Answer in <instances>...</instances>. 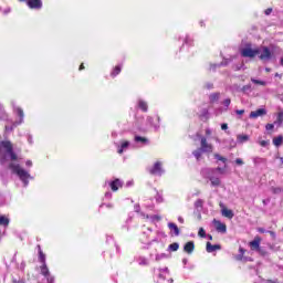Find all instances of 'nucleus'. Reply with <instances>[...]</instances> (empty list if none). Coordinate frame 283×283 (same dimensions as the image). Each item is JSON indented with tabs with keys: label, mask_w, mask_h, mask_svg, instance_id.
<instances>
[{
	"label": "nucleus",
	"mask_w": 283,
	"mask_h": 283,
	"mask_svg": "<svg viewBox=\"0 0 283 283\" xmlns=\"http://www.w3.org/2000/svg\"><path fill=\"white\" fill-rule=\"evenodd\" d=\"M6 149L7 154H9L11 160H18L17 155L14 154V146H12V142L2 140L0 142V149Z\"/></svg>",
	"instance_id": "f03ea898"
},
{
	"label": "nucleus",
	"mask_w": 283,
	"mask_h": 283,
	"mask_svg": "<svg viewBox=\"0 0 283 283\" xmlns=\"http://www.w3.org/2000/svg\"><path fill=\"white\" fill-rule=\"evenodd\" d=\"M199 238H207V231L203 228H200L198 231Z\"/></svg>",
	"instance_id": "72a5a7b5"
},
{
	"label": "nucleus",
	"mask_w": 283,
	"mask_h": 283,
	"mask_svg": "<svg viewBox=\"0 0 283 283\" xmlns=\"http://www.w3.org/2000/svg\"><path fill=\"white\" fill-rule=\"evenodd\" d=\"M275 126L273 124H266L265 125V129H268V132H270L271 129H273Z\"/></svg>",
	"instance_id": "79ce46f5"
},
{
	"label": "nucleus",
	"mask_w": 283,
	"mask_h": 283,
	"mask_svg": "<svg viewBox=\"0 0 283 283\" xmlns=\"http://www.w3.org/2000/svg\"><path fill=\"white\" fill-rule=\"evenodd\" d=\"M19 1H27V6L31 10H41L43 8V1L41 0H19Z\"/></svg>",
	"instance_id": "423d86ee"
},
{
	"label": "nucleus",
	"mask_w": 283,
	"mask_h": 283,
	"mask_svg": "<svg viewBox=\"0 0 283 283\" xmlns=\"http://www.w3.org/2000/svg\"><path fill=\"white\" fill-rule=\"evenodd\" d=\"M268 233H270V235H271L272 238H275V232H274V231H268Z\"/></svg>",
	"instance_id": "6e6d98bb"
},
{
	"label": "nucleus",
	"mask_w": 283,
	"mask_h": 283,
	"mask_svg": "<svg viewBox=\"0 0 283 283\" xmlns=\"http://www.w3.org/2000/svg\"><path fill=\"white\" fill-rule=\"evenodd\" d=\"M259 145H261V147H266L269 145V142L268 140H261L259 143Z\"/></svg>",
	"instance_id": "37998d69"
},
{
	"label": "nucleus",
	"mask_w": 283,
	"mask_h": 283,
	"mask_svg": "<svg viewBox=\"0 0 283 283\" xmlns=\"http://www.w3.org/2000/svg\"><path fill=\"white\" fill-rule=\"evenodd\" d=\"M213 157L221 163H227V157H222L220 154H214Z\"/></svg>",
	"instance_id": "2f4dec72"
},
{
	"label": "nucleus",
	"mask_w": 283,
	"mask_h": 283,
	"mask_svg": "<svg viewBox=\"0 0 283 283\" xmlns=\"http://www.w3.org/2000/svg\"><path fill=\"white\" fill-rule=\"evenodd\" d=\"M206 136H211V129L209 128L206 129Z\"/></svg>",
	"instance_id": "603ef678"
},
{
	"label": "nucleus",
	"mask_w": 283,
	"mask_h": 283,
	"mask_svg": "<svg viewBox=\"0 0 283 283\" xmlns=\"http://www.w3.org/2000/svg\"><path fill=\"white\" fill-rule=\"evenodd\" d=\"M237 139L239 143H247V140H249V135H238Z\"/></svg>",
	"instance_id": "c85d7f7f"
},
{
	"label": "nucleus",
	"mask_w": 283,
	"mask_h": 283,
	"mask_svg": "<svg viewBox=\"0 0 283 283\" xmlns=\"http://www.w3.org/2000/svg\"><path fill=\"white\" fill-rule=\"evenodd\" d=\"M6 118H8V114H6L3 106L0 104V120H6Z\"/></svg>",
	"instance_id": "bb28decb"
},
{
	"label": "nucleus",
	"mask_w": 283,
	"mask_h": 283,
	"mask_svg": "<svg viewBox=\"0 0 283 283\" xmlns=\"http://www.w3.org/2000/svg\"><path fill=\"white\" fill-rule=\"evenodd\" d=\"M0 164L3 165V159L0 160Z\"/></svg>",
	"instance_id": "69168bd1"
},
{
	"label": "nucleus",
	"mask_w": 283,
	"mask_h": 283,
	"mask_svg": "<svg viewBox=\"0 0 283 283\" xmlns=\"http://www.w3.org/2000/svg\"><path fill=\"white\" fill-rule=\"evenodd\" d=\"M251 81L254 83V85H266V82L264 81H260V80H255V78H251Z\"/></svg>",
	"instance_id": "f704fd0d"
},
{
	"label": "nucleus",
	"mask_w": 283,
	"mask_h": 283,
	"mask_svg": "<svg viewBox=\"0 0 283 283\" xmlns=\"http://www.w3.org/2000/svg\"><path fill=\"white\" fill-rule=\"evenodd\" d=\"M272 143L274 147H281V145L283 144V136L279 135L277 137H274Z\"/></svg>",
	"instance_id": "f3484780"
},
{
	"label": "nucleus",
	"mask_w": 283,
	"mask_h": 283,
	"mask_svg": "<svg viewBox=\"0 0 283 283\" xmlns=\"http://www.w3.org/2000/svg\"><path fill=\"white\" fill-rule=\"evenodd\" d=\"M10 169H12L13 174H17V176L22 180V182L28 187V180L30 178V172L25 171V169L21 168L20 165L10 164Z\"/></svg>",
	"instance_id": "f257e3e1"
},
{
	"label": "nucleus",
	"mask_w": 283,
	"mask_h": 283,
	"mask_svg": "<svg viewBox=\"0 0 283 283\" xmlns=\"http://www.w3.org/2000/svg\"><path fill=\"white\" fill-rule=\"evenodd\" d=\"M40 271L41 275H43L44 277H48L50 275V269H48L46 263H42V265L40 266Z\"/></svg>",
	"instance_id": "dca6fc26"
},
{
	"label": "nucleus",
	"mask_w": 283,
	"mask_h": 283,
	"mask_svg": "<svg viewBox=\"0 0 283 283\" xmlns=\"http://www.w3.org/2000/svg\"><path fill=\"white\" fill-rule=\"evenodd\" d=\"M207 90H213V84L212 83H210V84H207Z\"/></svg>",
	"instance_id": "3c124183"
},
{
	"label": "nucleus",
	"mask_w": 283,
	"mask_h": 283,
	"mask_svg": "<svg viewBox=\"0 0 283 283\" xmlns=\"http://www.w3.org/2000/svg\"><path fill=\"white\" fill-rule=\"evenodd\" d=\"M219 207L221 208V213L223 218H229V220L233 219V210H230L229 208L224 207V203L220 202Z\"/></svg>",
	"instance_id": "0eeeda50"
},
{
	"label": "nucleus",
	"mask_w": 283,
	"mask_h": 283,
	"mask_svg": "<svg viewBox=\"0 0 283 283\" xmlns=\"http://www.w3.org/2000/svg\"><path fill=\"white\" fill-rule=\"evenodd\" d=\"M235 114H238V116H242V114H244V109H237Z\"/></svg>",
	"instance_id": "c03bdc74"
},
{
	"label": "nucleus",
	"mask_w": 283,
	"mask_h": 283,
	"mask_svg": "<svg viewBox=\"0 0 283 283\" xmlns=\"http://www.w3.org/2000/svg\"><path fill=\"white\" fill-rule=\"evenodd\" d=\"M127 147H129V142H127V140L122 142V144L117 150V154H123V150L127 149Z\"/></svg>",
	"instance_id": "5701e85b"
},
{
	"label": "nucleus",
	"mask_w": 283,
	"mask_h": 283,
	"mask_svg": "<svg viewBox=\"0 0 283 283\" xmlns=\"http://www.w3.org/2000/svg\"><path fill=\"white\" fill-rule=\"evenodd\" d=\"M48 280V283H54V276H51L50 274L45 276Z\"/></svg>",
	"instance_id": "ea45409f"
},
{
	"label": "nucleus",
	"mask_w": 283,
	"mask_h": 283,
	"mask_svg": "<svg viewBox=\"0 0 283 283\" xmlns=\"http://www.w3.org/2000/svg\"><path fill=\"white\" fill-rule=\"evenodd\" d=\"M259 233H266V230L264 228H258Z\"/></svg>",
	"instance_id": "8fccbe9b"
},
{
	"label": "nucleus",
	"mask_w": 283,
	"mask_h": 283,
	"mask_svg": "<svg viewBox=\"0 0 283 283\" xmlns=\"http://www.w3.org/2000/svg\"><path fill=\"white\" fill-rule=\"evenodd\" d=\"M202 148H198L192 151V155L195 156L196 160H200V158H202Z\"/></svg>",
	"instance_id": "b1692460"
},
{
	"label": "nucleus",
	"mask_w": 283,
	"mask_h": 283,
	"mask_svg": "<svg viewBox=\"0 0 283 283\" xmlns=\"http://www.w3.org/2000/svg\"><path fill=\"white\" fill-rule=\"evenodd\" d=\"M223 105H224L226 107H229V105H231V98L224 99V101H223Z\"/></svg>",
	"instance_id": "e433bc0d"
},
{
	"label": "nucleus",
	"mask_w": 283,
	"mask_h": 283,
	"mask_svg": "<svg viewBox=\"0 0 283 283\" xmlns=\"http://www.w3.org/2000/svg\"><path fill=\"white\" fill-rule=\"evenodd\" d=\"M266 70V72H271V69H265Z\"/></svg>",
	"instance_id": "0e129e2a"
},
{
	"label": "nucleus",
	"mask_w": 283,
	"mask_h": 283,
	"mask_svg": "<svg viewBox=\"0 0 283 283\" xmlns=\"http://www.w3.org/2000/svg\"><path fill=\"white\" fill-rule=\"evenodd\" d=\"M258 251V253H260V255H269V252H266L264 249H262V248H260V249H258L256 250Z\"/></svg>",
	"instance_id": "c9c22d12"
},
{
	"label": "nucleus",
	"mask_w": 283,
	"mask_h": 283,
	"mask_svg": "<svg viewBox=\"0 0 283 283\" xmlns=\"http://www.w3.org/2000/svg\"><path fill=\"white\" fill-rule=\"evenodd\" d=\"M149 174H151V176H163V163L156 161L154 166L149 169Z\"/></svg>",
	"instance_id": "39448f33"
},
{
	"label": "nucleus",
	"mask_w": 283,
	"mask_h": 283,
	"mask_svg": "<svg viewBox=\"0 0 283 283\" xmlns=\"http://www.w3.org/2000/svg\"><path fill=\"white\" fill-rule=\"evenodd\" d=\"M210 103H217L220 99V93H212L210 96Z\"/></svg>",
	"instance_id": "a878e982"
},
{
	"label": "nucleus",
	"mask_w": 283,
	"mask_h": 283,
	"mask_svg": "<svg viewBox=\"0 0 283 283\" xmlns=\"http://www.w3.org/2000/svg\"><path fill=\"white\" fill-rule=\"evenodd\" d=\"M140 264H145V265H147V261H145V260H144V261H142V263H140Z\"/></svg>",
	"instance_id": "680f3d73"
},
{
	"label": "nucleus",
	"mask_w": 283,
	"mask_h": 283,
	"mask_svg": "<svg viewBox=\"0 0 283 283\" xmlns=\"http://www.w3.org/2000/svg\"><path fill=\"white\" fill-rule=\"evenodd\" d=\"M136 143H148V139L146 137L135 136Z\"/></svg>",
	"instance_id": "7c9ffc66"
},
{
	"label": "nucleus",
	"mask_w": 283,
	"mask_h": 283,
	"mask_svg": "<svg viewBox=\"0 0 283 283\" xmlns=\"http://www.w3.org/2000/svg\"><path fill=\"white\" fill-rule=\"evenodd\" d=\"M169 251H178L180 249V244L178 242H174L168 247Z\"/></svg>",
	"instance_id": "cd10ccee"
},
{
	"label": "nucleus",
	"mask_w": 283,
	"mask_h": 283,
	"mask_svg": "<svg viewBox=\"0 0 283 283\" xmlns=\"http://www.w3.org/2000/svg\"><path fill=\"white\" fill-rule=\"evenodd\" d=\"M239 253L235 258V260H238L239 262H241V260H243L244 258V253H247V250H244V248H239Z\"/></svg>",
	"instance_id": "393cba45"
},
{
	"label": "nucleus",
	"mask_w": 283,
	"mask_h": 283,
	"mask_svg": "<svg viewBox=\"0 0 283 283\" xmlns=\"http://www.w3.org/2000/svg\"><path fill=\"white\" fill-rule=\"evenodd\" d=\"M260 242H262V239L260 237H256L253 241H250V248L251 251H258L260 250Z\"/></svg>",
	"instance_id": "f8f14e48"
},
{
	"label": "nucleus",
	"mask_w": 283,
	"mask_h": 283,
	"mask_svg": "<svg viewBox=\"0 0 283 283\" xmlns=\"http://www.w3.org/2000/svg\"><path fill=\"white\" fill-rule=\"evenodd\" d=\"M202 205H205V201H202V199H198V200L195 202L196 209L202 208Z\"/></svg>",
	"instance_id": "473e14b6"
},
{
	"label": "nucleus",
	"mask_w": 283,
	"mask_h": 283,
	"mask_svg": "<svg viewBox=\"0 0 283 283\" xmlns=\"http://www.w3.org/2000/svg\"><path fill=\"white\" fill-rule=\"evenodd\" d=\"M25 165L27 167H32V160H27Z\"/></svg>",
	"instance_id": "864d4df0"
},
{
	"label": "nucleus",
	"mask_w": 283,
	"mask_h": 283,
	"mask_svg": "<svg viewBox=\"0 0 283 283\" xmlns=\"http://www.w3.org/2000/svg\"><path fill=\"white\" fill-rule=\"evenodd\" d=\"M217 171L222 172V168L218 167V168H217Z\"/></svg>",
	"instance_id": "052dcab7"
},
{
	"label": "nucleus",
	"mask_w": 283,
	"mask_h": 283,
	"mask_svg": "<svg viewBox=\"0 0 283 283\" xmlns=\"http://www.w3.org/2000/svg\"><path fill=\"white\" fill-rule=\"evenodd\" d=\"M277 120H279V123H283V112H280L277 114Z\"/></svg>",
	"instance_id": "4c0bfd02"
},
{
	"label": "nucleus",
	"mask_w": 283,
	"mask_h": 283,
	"mask_svg": "<svg viewBox=\"0 0 283 283\" xmlns=\"http://www.w3.org/2000/svg\"><path fill=\"white\" fill-rule=\"evenodd\" d=\"M78 70H80V72L83 71V70H85V64L82 63V64L80 65V69H78Z\"/></svg>",
	"instance_id": "5fc2aeb1"
},
{
	"label": "nucleus",
	"mask_w": 283,
	"mask_h": 283,
	"mask_svg": "<svg viewBox=\"0 0 283 283\" xmlns=\"http://www.w3.org/2000/svg\"><path fill=\"white\" fill-rule=\"evenodd\" d=\"M281 65L283 66V57L281 59Z\"/></svg>",
	"instance_id": "e2e57ef3"
},
{
	"label": "nucleus",
	"mask_w": 283,
	"mask_h": 283,
	"mask_svg": "<svg viewBox=\"0 0 283 283\" xmlns=\"http://www.w3.org/2000/svg\"><path fill=\"white\" fill-rule=\"evenodd\" d=\"M12 283H25V281H23V280L12 279Z\"/></svg>",
	"instance_id": "49530a36"
},
{
	"label": "nucleus",
	"mask_w": 283,
	"mask_h": 283,
	"mask_svg": "<svg viewBox=\"0 0 283 283\" xmlns=\"http://www.w3.org/2000/svg\"><path fill=\"white\" fill-rule=\"evenodd\" d=\"M271 12H273V8H268L265 11H264V14L266 17H269V14H271Z\"/></svg>",
	"instance_id": "a19ab883"
},
{
	"label": "nucleus",
	"mask_w": 283,
	"mask_h": 283,
	"mask_svg": "<svg viewBox=\"0 0 283 283\" xmlns=\"http://www.w3.org/2000/svg\"><path fill=\"white\" fill-rule=\"evenodd\" d=\"M209 180H210L212 187H220V185H221L220 178H218V177H210Z\"/></svg>",
	"instance_id": "412c9836"
},
{
	"label": "nucleus",
	"mask_w": 283,
	"mask_h": 283,
	"mask_svg": "<svg viewBox=\"0 0 283 283\" xmlns=\"http://www.w3.org/2000/svg\"><path fill=\"white\" fill-rule=\"evenodd\" d=\"M222 247L220 244H211V242L206 243V251L208 253H213V251H220Z\"/></svg>",
	"instance_id": "4468645a"
},
{
	"label": "nucleus",
	"mask_w": 283,
	"mask_h": 283,
	"mask_svg": "<svg viewBox=\"0 0 283 283\" xmlns=\"http://www.w3.org/2000/svg\"><path fill=\"white\" fill-rule=\"evenodd\" d=\"M19 116H23V111L19 109Z\"/></svg>",
	"instance_id": "bf43d9fd"
},
{
	"label": "nucleus",
	"mask_w": 283,
	"mask_h": 283,
	"mask_svg": "<svg viewBox=\"0 0 283 283\" xmlns=\"http://www.w3.org/2000/svg\"><path fill=\"white\" fill-rule=\"evenodd\" d=\"M260 52H262V50L259 48L252 49L251 46H247L241 50V56H243V59H255Z\"/></svg>",
	"instance_id": "7ed1b4c3"
},
{
	"label": "nucleus",
	"mask_w": 283,
	"mask_h": 283,
	"mask_svg": "<svg viewBox=\"0 0 283 283\" xmlns=\"http://www.w3.org/2000/svg\"><path fill=\"white\" fill-rule=\"evenodd\" d=\"M271 49L269 46H262V54L259 56L261 61H269L271 59Z\"/></svg>",
	"instance_id": "1a4fd4ad"
},
{
	"label": "nucleus",
	"mask_w": 283,
	"mask_h": 283,
	"mask_svg": "<svg viewBox=\"0 0 283 283\" xmlns=\"http://www.w3.org/2000/svg\"><path fill=\"white\" fill-rule=\"evenodd\" d=\"M207 238H208L209 240H213V235H211V234H208Z\"/></svg>",
	"instance_id": "13d9d810"
},
{
	"label": "nucleus",
	"mask_w": 283,
	"mask_h": 283,
	"mask_svg": "<svg viewBox=\"0 0 283 283\" xmlns=\"http://www.w3.org/2000/svg\"><path fill=\"white\" fill-rule=\"evenodd\" d=\"M120 72H122L120 65H116V66L113 69L112 73H111V76H112L113 78H116V76H118V74H120Z\"/></svg>",
	"instance_id": "aec40b11"
},
{
	"label": "nucleus",
	"mask_w": 283,
	"mask_h": 283,
	"mask_svg": "<svg viewBox=\"0 0 283 283\" xmlns=\"http://www.w3.org/2000/svg\"><path fill=\"white\" fill-rule=\"evenodd\" d=\"M195 249H196V243H193V241H189L184 245L185 253H188L189 255L193 253Z\"/></svg>",
	"instance_id": "ddd939ff"
},
{
	"label": "nucleus",
	"mask_w": 283,
	"mask_h": 283,
	"mask_svg": "<svg viewBox=\"0 0 283 283\" xmlns=\"http://www.w3.org/2000/svg\"><path fill=\"white\" fill-rule=\"evenodd\" d=\"M38 251H39V262H41V264H45V253H43V250H41L40 245H38Z\"/></svg>",
	"instance_id": "6ab92c4d"
},
{
	"label": "nucleus",
	"mask_w": 283,
	"mask_h": 283,
	"mask_svg": "<svg viewBox=\"0 0 283 283\" xmlns=\"http://www.w3.org/2000/svg\"><path fill=\"white\" fill-rule=\"evenodd\" d=\"M168 229H169L170 231H174V233H175L176 237L180 235V229L178 228V226H177L176 223L169 222V223H168Z\"/></svg>",
	"instance_id": "2eb2a0df"
},
{
	"label": "nucleus",
	"mask_w": 283,
	"mask_h": 283,
	"mask_svg": "<svg viewBox=\"0 0 283 283\" xmlns=\"http://www.w3.org/2000/svg\"><path fill=\"white\" fill-rule=\"evenodd\" d=\"M254 165H260V163H266V158H262V157H255L253 159Z\"/></svg>",
	"instance_id": "c756f323"
},
{
	"label": "nucleus",
	"mask_w": 283,
	"mask_h": 283,
	"mask_svg": "<svg viewBox=\"0 0 283 283\" xmlns=\"http://www.w3.org/2000/svg\"><path fill=\"white\" fill-rule=\"evenodd\" d=\"M235 163H237V165H244V161L242 159H240V158H237Z\"/></svg>",
	"instance_id": "a18cd8bd"
},
{
	"label": "nucleus",
	"mask_w": 283,
	"mask_h": 283,
	"mask_svg": "<svg viewBox=\"0 0 283 283\" xmlns=\"http://www.w3.org/2000/svg\"><path fill=\"white\" fill-rule=\"evenodd\" d=\"M200 149L203 154H212L213 153V145L207 142V137H201L200 139Z\"/></svg>",
	"instance_id": "20e7f679"
},
{
	"label": "nucleus",
	"mask_w": 283,
	"mask_h": 283,
	"mask_svg": "<svg viewBox=\"0 0 283 283\" xmlns=\"http://www.w3.org/2000/svg\"><path fill=\"white\" fill-rule=\"evenodd\" d=\"M221 129H223V130L229 129V125H228V124H222V125H221Z\"/></svg>",
	"instance_id": "de8ad7c7"
},
{
	"label": "nucleus",
	"mask_w": 283,
	"mask_h": 283,
	"mask_svg": "<svg viewBox=\"0 0 283 283\" xmlns=\"http://www.w3.org/2000/svg\"><path fill=\"white\" fill-rule=\"evenodd\" d=\"M275 76H280V74L276 73Z\"/></svg>",
	"instance_id": "338daca9"
},
{
	"label": "nucleus",
	"mask_w": 283,
	"mask_h": 283,
	"mask_svg": "<svg viewBox=\"0 0 283 283\" xmlns=\"http://www.w3.org/2000/svg\"><path fill=\"white\" fill-rule=\"evenodd\" d=\"M213 224L216 227V231H218L219 233H227L226 223H222L221 221L213 219Z\"/></svg>",
	"instance_id": "9d476101"
},
{
	"label": "nucleus",
	"mask_w": 283,
	"mask_h": 283,
	"mask_svg": "<svg viewBox=\"0 0 283 283\" xmlns=\"http://www.w3.org/2000/svg\"><path fill=\"white\" fill-rule=\"evenodd\" d=\"M108 185L111 187V190L114 192L118 191L119 189H123V180L118 178L114 179Z\"/></svg>",
	"instance_id": "6e6552de"
},
{
	"label": "nucleus",
	"mask_w": 283,
	"mask_h": 283,
	"mask_svg": "<svg viewBox=\"0 0 283 283\" xmlns=\"http://www.w3.org/2000/svg\"><path fill=\"white\" fill-rule=\"evenodd\" d=\"M178 222H180V224H185V219L182 217H178Z\"/></svg>",
	"instance_id": "09e8293b"
},
{
	"label": "nucleus",
	"mask_w": 283,
	"mask_h": 283,
	"mask_svg": "<svg viewBox=\"0 0 283 283\" xmlns=\"http://www.w3.org/2000/svg\"><path fill=\"white\" fill-rule=\"evenodd\" d=\"M138 107H139V109H142V112H147V109H149L147 102H145L143 99L138 101Z\"/></svg>",
	"instance_id": "a211bd4d"
},
{
	"label": "nucleus",
	"mask_w": 283,
	"mask_h": 283,
	"mask_svg": "<svg viewBox=\"0 0 283 283\" xmlns=\"http://www.w3.org/2000/svg\"><path fill=\"white\" fill-rule=\"evenodd\" d=\"M283 189L280 187L273 188V193H282Z\"/></svg>",
	"instance_id": "58836bf2"
},
{
	"label": "nucleus",
	"mask_w": 283,
	"mask_h": 283,
	"mask_svg": "<svg viewBox=\"0 0 283 283\" xmlns=\"http://www.w3.org/2000/svg\"><path fill=\"white\" fill-rule=\"evenodd\" d=\"M260 116H266V109L259 108L250 113V118H260Z\"/></svg>",
	"instance_id": "9b49d317"
},
{
	"label": "nucleus",
	"mask_w": 283,
	"mask_h": 283,
	"mask_svg": "<svg viewBox=\"0 0 283 283\" xmlns=\"http://www.w3.org/2000/svg\"><path fill=\"white\" fill-rule=\"evenodd\" d=\"M10 224V219L6 216L0 217V227H8Z\"/></svg>",
	"instance_id": "4be33fe9"
},
{
	"label": "nucleus",
	"mask_w": 283,
	"mask_h": 283,
	"mask_svg": "<svg viewBox=\"0 0 283 283\" xmlns=\"http://www.w3.org/2000/svg\"><path fill=\"white\" fill-rule=\"evenodd\" d=\"M106 207H107L108 209H113V208H114V206H113L112 203L106 205Z\"/></svg>",
	"instance_id": "4d7b16f0"
}]
</instances>
